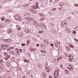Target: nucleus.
<instances>
[{
    "mask_svg": "<svg viewBox=\"0 0 78 78\" xmlns=\"http://www.w3.org/2000/svg\"><path fill=\"white\" fill-rule=\"evenodd\" d=\"M34 8V9H37V8L38 9H39V7L38 6V3L37 2L36 4V6L33 7Z\"/></svg>",
    "mask_w": 78,
    "mask_h": 78,
    "instance_id": "8",
    "label": "nucleus"
},
{
    "mask_svg": "<svg viewBox=\"0 0 78 78\" xmlns=\"http://www.w3.org/2000/svg\"><path fill=\"white\" fill-rule=\"evenodd\" d=\"M51 26L52 27H53V26H55V24L54 23H51L50 24Z\"/></svg>",
    "mask_w": 78,
    "mask_h": 78,
    "instance_id": "30",
    "label": "nucleus"
},
{
    "mask_svg": "<svg viewBox=\"0 0 78 78\" xmlns=\"http://www.w3.org/2000/svg\"><path fill=\"white\" fill-rule=\"evenodd\" d=\"M25 31V32H26V33H28L30 31L29 29H26Z\"/></svg>",
    "mask_w": 78,
    "mask_h": 78,
    "instance_id": "16",
    "label": "nucleus"
},
{
    "mask_svg": "<svg viewBox=\"0 0 78 78\" xmlns=\"http://www.w3.org/2000/svg\"><path fill=\"white\" fill-rule=\"evenodd\" d=\"M59 71L58 70H56L55 71V72L54 73V75L55 78H58V75H59Z\"/></svg>",
    "mask_w": 78,
    "mask_h": 78,
    "instance_id": "2",
    "label": "nucleus"
},
{
    "mask_svg": "<svg viewBox=\"0 0 78 78\" xmlns=\"http://www.w3.org/2000/svg\"><path fill=\"white\" fill-rule=\"evenodd\" d=\"M41 26L42 27H44V28H45L46 27V26L45 25V24H42L41 25Z\"/></svg>",
    "mask_w": 78,
    "mask_h": 78,
    "instance_id": "26",
    "label": "nucleus"
},
{
    "mask_svg": "<svg viewBox=\"0 0 78 78\" xmlns=\"http://www.w3.org/2000/svg\"><path fill=\"white\" fill-rule=\"evenodd\" d=\"M30 44V41L28 40L27 41V44L29 45Z\"/></svg>",
    "mask_w": 78,
    "mask_h": 78,
    "instance_id": "34",
    "label": "nucleus"
},
{
    "mask_svg": "<svg viewBox=\"0 0 78 78\" xmlns=\"http://www.w3.org/2000/svg\"><path fill=\"white\" fill-rule=\"evenodd\" d=\"M1 46H2V49L3 50H5L6 48H7L8 47V44H5V45H1Z\"/></svg>",
    "mask_w": 78,
    "mask_h": 78,
    "instance_id": "6",
    "label": "nucleus"
},
{
    "mask_svg": "<svg viewBox=\"0 0 78 78\" xmlns=\"http://www.w3.org/2000/svg\"><path fill=\"white\" fill-rule=\"evenodd\" d=\"M4 55H5L6 56V55H8V54L6 53H4Z\"/></svg>",
    "mask_w": 78,
    "mask_h": 78,
    "instance_id": "43",
    "label": "nucleus"
},
{
    "mask_svg": "<svg viewBox=\"0 0 78 78\" xmlns=\"http://www.w3.org/2000/svg\"><path fill=\"white\" fill-rule=\"evenodd\" d=\"M60 59H62V56H60L59 57H58L57 58V60L58 61H60Z\"/></svg>",
    "mask_w": 78,
    "mask_h": 78,
    "instance_id": "12",
    "label": "nucleus"
},
{
    "mask_svg": "<svg viewBox=\"0 0 78 78\" xmlns=\"http://www.w3.org/2000/svg\"><path fill=\"white\" fill-rule=\"evenodd\" d=\"M48 78H52V76H49V77Z\"/></svg>",
    "mask_w": 78,
    "mask_h": 78,
    "instance_id": "46",
    "label": "nucleus"
},
{
    "mask_svg": "<svg viewBox=\"0 0 78 78\" xmlns=\"http://www.w3.org/2000/svg\"><path fill=\"white\" fill-rule=\"evenodd\" d=\"M58 44H59V45H60V44H61V43H60V42H58Z\"/></svg>",
    "mask_w": 78,
    "mask_h": 78,
    "instance_id": "54",
    "label": "nucleus"
},
{
    "mask_svg": "<svg viewBox=\"0 0 78 78\" xmlns=\"http://www.w3.org/2000/svg\"><path fill=\"white\" fill-rule=\"evenodd\" d=\"M17 55H19V51L17 49Z\"/></svg>",
    "mask_w": 78,
    "mask_h": 78,
    "instance_id": "39",
    "label": "nucleus"
},
{
    "mask_svg": "<svg viewBox=\"0 0 78 78\" xmlns=\"http://www.w3.org/2000/svg\"><path fill=\"white\" fill-rule=\"evenodd\" d=\"M65 33H70L69 28L67 27L65 29Z\"/></svg>",
    "mask_w": 78,
    "mask_h": 78,
    "instance_id": "9",
    "label": "nucleus"
},
{
    "mask_svg": "<svg viewBox=\"0 0 78 78\" xmlns=\"http://www.w3.org/2000/svg\"><path fill=\"white\" fill-rule=\"evenodd\" d=\"M31 77H33V75H32L31 76Z\"/></svg>",
    "mask_w": 78,
    "mask_h": 78,
    "instance_id": "60",
    "label": "nucleus"
},
{
    "mask_svg": "<svg viewBox=\"0 0 78 78\" xmlns=\"http://www.w3.org/2000/svg\"><path fill=\"white\" fill-rule=\"evenodd\" d=\"M32 50H36V48H34V49H32Z\"/></svg>",
    "mask_w": 78,
    "mask_h": 78,
    "instance_id": "53",
    "label": "nucleus"
},
{
    "mask_svg": "<svg viewBox=\"0 0 78 78\" xmlns=\"http://www.w3.org/2000/svg\"><path fill=\"white\" fill-rule=\"evenodd\" d=\"M74 40L76 42H78V40L77 39H74Z\"/></svg>",
    "mask_w": 78,
    "mask_h": 78,
    "instance_id": "33",
    "label": "nucleus"
},
{
    "mask_svg": "<svg viewBox=\"0 0 78 78\" xmlns=\"http://www.w3.org/2000/svg\"><path fill=\"white\" fill-rule=\"evenodd\" d=\"M2 49L1 48H0V51H2Z\"/></svg>",
    "mask_w": 78,
    "mask_h": 78,
    "instance_id": "57",
    "label": "nucleus"
},
{
    "mask_svg": "<svg viewBox=\"0 0 78 78\" xmlns=\"http://www.w3.org/2000/svg\"><path fill=\"white\" fill-rule=\"evenodd\" d=\"M43 33V31H39V33L41 34V33Z\"/></svg>",
    "mask_w": 78,
    "mask_h": 78,
    "instance_id": "40",
    "label": "nucleus"
},
{
    "mask_svg": "<svg viewBox=\"0 0 78 78\" xmlns=\"http://www.w3.org/2000/svg\"><path fill=\"white\" fill-rule=\"evenodd\" d=\"M69 67H67V68L69 70H72L73 69V68H74L73 66L72 65H69Z\"/></svg>",
    "mask_w": 78,
    "mask_h": 78,
    "instance_id": "5",
    "label": "nucleus"
},
{
    "mask_svg": "<svg viewBox=\"0 0 78 78\" xmlns=\"http://www.w3.org/2000/svg\"><path fill=\"white\" fill-rule=\"evenodd\" d=\"M28 73V74L29 75H30V73Z\"/></svg>",
    "mask_w": 78,
    "mask_h": 78,
    "instance_id": "61",
    "label": "nucleus"
},
{
    "mask_svg": "<svg viewBox=\"0 0 78 78\" xmlns=\"http://www.w3.org/2000/svg\"><path fill=\"white\" fill-rule=\"evenodd\" d=\"M34 25L35 26H36V27H37V24L36 22H34Z\"/></svg>",
    "mask_w": 78,
    "mask_h": 78,
    "instance_id": "27",
    "label": "nucleus"
},
{
    "mask_svg": "<svg viewBox=\"0 0 78 78\" xmlns=\"http://www.w3.org/2000/svg\"><path fill=\"white\" fill-rule=\"evenodd\" d=\"M68 60L69 61H72L73 60V57L72 55H69L68 56Z\"/></svg>",
    "mask_w": 78,
    "mask_h": 78,
    "instance_id": "4",
    "label": "nucleus"
},
{
    "mask_svg": "<svg viewBox=\"0 0 78 78\" xmlns=\"http://www.w3.org/2000/svg\"><path fill=\"white\" fill-rule=\"evenodd\" d=\"M21 45H22V46H25V44H21Z\"/></svg>",
    "mask_w": 78,
    "mask_h": 78,
    "instance_id": "41",
    "label": "nucleus"
},
{
    "mask_svg": "<svg viewBox=\"0 0 78 78\" xmlns=\"http://www.w3.org/2000/svg\"><path fill=\"white\" fill-rule=\"evenodd\" d=\"M61 26L62 27H67V23L66 21L63 20L61 23Z\"/></svg>",
    "mask_w": 78,
    "mask_h": 78,
    "instance_id": "1",
    "label": "nucleus"
},
{
    "mask_svg": "<svg viewBox=\"0 0 78 78\" xmlns=\"http://www.w3.org/2000/svg\"><path fill=\"white\" fill-rule=\"evenodd\" d=\"M8 78H11V77H8Z\"/></svg>",
    "mask_w": 78,
    "mask_h": 78,
    "instance_id": "63",
    "label": "nucleus"
},
{
    "mask_svg": "<svg viewBox=\"0 0 78 78\" xmlns=\"http://www.w3.org/2000/svg\"><path fill=\"white\" fill-rule=\"evenodd\" d=\"M40 16H43V14H42V13H40Z\"/></svg>",
    "mask_w": 78,
    "mask_h": 78,
    "instance_id": "38",
    "label": "nucleus"
},
{
    "mask_svg": "<svg viewBox=\"0 0 78 78\" xmlns=\"http://www.w3.org/2000/svg\"><path fill=\"white\" fill-rule=\"evenodd\" d=\"M30 11L32 14H34V13H36V11L33 9L31 8L30 9Z\"/></svg>",
    "mask_w": 78,
    "mask_h": 78,
    "instance_id": "10",
    "label": "nucleus"
},
{
    "mask_svg": "<svg viewBox=\"0 0 78 78\" xmlns=\"http://www.w3.org/2000/svg\"><path fill=\"white\" fill-rule=\"evenodd\" d=\"M73 33H74V34H76V31H74Z\"/></svg>",
    "mask_w": 78,
    "mask_h": 78,
    "instance_id": "52",
    "label": "nucleus"
},
{
    "mask_svg": "<svg viewBox=\"0 0 78 78\" xmlns=\"http://www.w3.org/2000/svg\"><path fill=\"white\" fill-rule=\"evenodd\" d=\"M58 48L60 49V50H61V49H62V47H61V46H59L58 47Z\"/></svg>",
    "mask_w": 78,
    "mask_h": 78,
    "instance_id": "31",
    "label": "nucleus"
},
{
    "mask_svg": "<svg viewBox=\"0 0 78 78\" xmlns=\"http://www.w3.org/2000/svg\"><path fill=\"white\" fill-rule=\"evenodd\" d=\"M10 54H11V55H15V53H14V52L12 51H10L9 52Z\"/></svg>",
    "mask_w": 78,
    "mask_h": 78,
    "instance_id": "20",
    "label": "nucleus"
},
{
    "mask_svg": "<svg viewBox=\"0 0 78 78\" xmlns=\"http://www.w3.org/2000/svg\"><path fill=\"white\" fill-rule=\"evenodd\" d=\"M19 51H21V52H22V49H19Z\"/></svg>",
    "mask_w": 78,
    "mask_h": 78,
    "instance_id": "45",
    "label": "nucleus"
},
{
    "mask_svg": "<svg viewBox=\"0 0 78 78\" xmlns=\"http://www.w3.org/2000/svg\"><path fill=\"white\" fill-rule=\"evenodd\" d=\"M44 42L45 43V44H48V42L47 40H44Z\"/></svg>",
    "mask_w": 78,
    "mask_h": 78,
    "instance_id": "32",
    "label": "nucleus"
},
{
    "mask_svg": "<svg viewBox=\"0 0 78 78\" xmlns=\"http://www.w3.org/2000/svg\"><path fill=\"white\" fill-rule=\"evenodd\" d=\"M10 56L9 55H7L6 57L7 58H5V60H8V59H9V57Z\"/></svg>",
    "mask_w": 78,
    "mask_h": 78,
    "instance_id": "19",
    "label": "nucleus"
},
{
    "mask_svg": "<svg viewBox=\"0 0 78 78\" xmlns=\"http://www.w3.org/2000/svg\"><path fill=\"white\" fill-rule=\"evenodd\" d=\"M60 66V67H62V65H61Z\"/></svg>",
    "mask_w": 78,
    "mask_h": 78,
    "instance_id": "58",
    "label": "nucleus"
},
{
    "mask_svg": "<svg viewBox=\"0 0 78 78\" xmlns=\"http://www.w3.org/2000/svg\"><path fill=\"white\" fill-rule=\"evenodd\" d=\"M17 69H18L19 70H22V68H20V67H18L17 68Z\"/></svg>",
    "mask_w": 78,
    "mask_h": 78,
    "instance_id": "35",
    "label": "nucleus"
},
{
    "mask_svg": "<svg viewBox=\"0 0 78 78\" xmlns=\"http://www.w3.org/2000/svg\"><path fill=\"white\" fill-rule=\"evenodd\" d=\"M30 48H31V47H30Z\"/></svg>",
    "mask_w": 78,
    "mask_h": 78,
    "instance_id": "64",
    "label": "nucleus"
},
{
    "mask_svg": "<svg viewBox=\"0 0 78 78\" xmlns=\"http://www.w3.org/2000/svg\"><path fill=\"white\" fill-rule=\"evenodd\" d=\"M3 62V60H0V63H1Z\"/></svg>",
    "mask_w": 78,
    "mask_h": 78,
    "instance_id": "48",
    "label": "nucleus"
},
{
    "mask_svg": "<svg viewBox=\"0 0 78 78\" xmlns=\"http://www.w3.org/2000/svg\"><path fill=\"white\" fill-rule=\"evenodd\" d=\"M66 50H67L68 51H70V48H69V46H66Z\"/></svg>",
    "mask_w": 78,
    "mask_h": 78,
    "instance_id": "21",
    "label": "nucleus"
},
{
    "mask_svg": "<svg viewBox=\"0 0 78 78\" xmlns=\"http://www.w3.org/2000/svg\"><path fill=\"white\" fill-rule=\"evenodd\" d=\"M5 20V18H4V17H2V18H1V20H2L3 21V20Z\"/></svg>",
    "mask_w": 78,
    "mask_h": 78,
    "instance_id": "36",
    "label": "nucleus"
},
{
    "mask_svg": "<svg viewBox=\"0 0 78 78\" xmlns=\"http://www.w3.org/2000/svg\"><path fill=\"white\" fill-rule=\"evenodd\" d=\"M27 6H28V5L26 4V5H24L23 6V7H24V8L25 7H27Z\"/></svg>",
    "mask_w": 78,
    "mask_h": 78,
    "instance_id": "28",
    "label": "nucleus"
},
{
    "mask_svg": "<svg viewBox=\"0 0 78 78\" xmlns=\"http://www.w3.org/2000/svg\"><path fill=\"white\" fill-rule=\"evenodd\" d=\"M14 17H15V18L18 21H21L22 20V18H20V17H19V15H18L17 14H16L14 16Z\"/></svg>",
    "mask_w": 78,
    "mask_h": 78,
    "instance_id": "3",
    "label": "nucleus"
},
{
    "mask_svg": "<svg viewBox=\"0 0 78 78\" xmlns=\"http://www.w3.org/2000/svg\"><path fill=\"white\" fill-rule=\"evenodd\" d=\"M41 53H46V51L44 50H41Z\"/></svg>",
    "mask_w": 78,
    "mask_h": 78,
    "instance_id": "17",
    "label": "nucleus"
},
{
    "mask_svg": "<svg viewBox=\"0 0 78 78\" xmlns=\"http://www.w3.org/2000/svg\"><path fill=\"white\" fill-rule=\"evenodd\" d=\"M36 46H37V47H39V44H37L36 45Z\"/></svg>",
    "mask_w": 78,
    "mask_h": 78,
    "instance_id": "51",
    "label": "nucleus"
},
{
    "mask_svg": "<svg viewBox=\"0 0 78 78\" xmlns=\"http://www.w3.org/2000/svg\"><path fill=\"white\" fill-rule=\"evenodd\" d=\"M8 21L9 22H11V20H9Z\"/></svg>",
    "mask_w": 78,
    "mask_h": 78,
    "instance_id": "50",
    "label": "nucleus"
},
{
    "mask_svg": "<svg viewBox=\"0 0 78 78\" xmlns=\"http://www.w3.org/2000/svg\"><path fill=\"white\" fill-rule=\"evenodd\" d=\"M0 28H2V27H1V25H0Z\"/></svg>",
    "mask_w": 78,
    "mask_h": 78,
    "instance_id": "62",
    "label": "nucleus"
},
{
    "mask_svg": "<svg viewBox=\"0 0 78 78\" xmlns=\"http://www.w3.org/2000/svg\"><path fill=\"white\" fill-rule=\"evenodd\" d=\"M43 20V19H41V21H42V20Z\"/></svg>",
    "mask_w": 78,
    "mask_h": 78,
    "instance_id": "55",
    "label": "nucleus"
},
{
    "mask_svg": "<svg viewBox=\"0 0 78 78\" xmlns=\"http://www.w3.org/2000/svg\"><path fill=\"white\" fill-rule=\"evenodd\" d=\"M14 48L13 47H11L10 48H8L7 49V51H9L11 49H13Z\"/></svg>",
    "mask_w": 78,
    "mask_h": 78,
    "instance_id": "15",
    "label": "nucleus"
},
{
    "mask_svg": "<svg viewBox=\"0 0 78 78\" xmlns=\"http://www.w3.org/2000/svg\"><path fill=\"white\" fill-rule=\"evenodd\" d=\"M75 6H78V5L77 4H76L75 5Z\"/></svg>",
    "mask_w": 78,
    "mask_h": 78,
    "instance_id": "49",
    "label": "nucleus"
},
{
    "mask_svg": "<svg viewBox=\"0 0 78 78\" xmlns=\"http://www.w3.org/2000/svg\"><path fill=\"white\" fill-rule=\"evenodd\" d=\"M69 45L70 47H71V48H75V47L73 45L71 44H69Z\"/></svg>",
    "mask_w": 78,
    "mask_h": 78,
    "instance_id": "13",
    "label": "nucleus"
},
{
    "mask_svg": "<svg viewBox=\"0 0 78 78\" xmlns=\"http://www.w3.org/2000/svg\"><path fill=\"white\" fill-rule=\"evenodd\" d=\"M25 76H23V78H25Z\"/></svg>",
    "mask_w": 78,
    "mask_h": 78,
    "instance_id": "59",
    "label": "nucleus"
},
{
    "mask_svg": "<svg viewBox=\"0 0 78 78\" xmlns=\"http://www.w3.org/2000/svg\"><path fill=\"white\" fill-rule=\"evenodd\" d=\"M51 45L52 47H53V44L51 43Z\"/></svg>",
    "mask_w": 78,
    "mask_h": 78,
    "instance_id": "47",
    "label": "nucleus"
},
{
    "mask_svg": "<svg viewBox=\"0 0 78 78\" xmlns=\"http://www.w3.org/2000/svg\"><path fill=\"white\" fill-rule=\"evenodd\" d=\"M11 40L10 39L6 40L5 41V42H11Z\"/></svg>",
    "mask_w": 78,
    "mask_h": 78,
    "instance_id": "23",
    "label": "nucleus"
},
{
    "mask_svg": "<svg viewBox=\"0 0 78 78\" xmlns=\"http://www.w3.org/2000/svg\"><path fill=\"white\" fill-rule=\"evenodd\" d=\"M26 15H29V16H30V13H29V12H27L26 13Z\"/></svg>",
    "mask_w": 78,
    "mask_h": 78,
    "instance_id": "37",
    "label": "nucleus"
},
{
    "mask_svg": "<svg viewBox=\"0 0 78 78\" xmlns=\"http://www.w3.org/2000/svg\"><path fill=\"white\" fill-rule=\"evenodd\" d=\"M27 20H28V21H31L32 20V18H27Z\"/></svg>",
    "mask_w": 78,
    "mask_h": 78,
    "instance_id": "18",
    "label": "nucleus"
},
{
    "mask_svg": "<svg viewBox=\"0 0 78 78\" xmlns=\"http://www.w3.org/2000/svg\"><path fill=\"white\" fill-rule=\"evenodd\" d=\"M65 72L66 74H68L69 73V71L67 69H65Z\"/></svg>",
    "mask_w": 78,
    "mask_h": 78,
    "instance_id": "22",
    "label": "nucleus"
},
{
    "mask_svg": "<svg viewBox=\"0 0 78 78\" xmlns=\"http://www.w3.org/2000/svg\"><path fill=\"white\" fill-rule=\"evenodd\" d=\"M10 32H11V31L10 30H9L8 31V33H9H9H10Z\"/></svg>",
    "mask_w": 78,
    "mask_h": 78,
    "instance_id": "42",
    "label": "nucleus"
},
{
    "mask_svg": "<svg viewBox=\"0 0 78 78\" xmlns=\"http://www.w3.org/2000/svg\"><path fill=\"white\" fill-rule=\"evenodd\" d=\"M45 70L46 72H50L51 69H50V68H49V67H46L45 68Z\"/></svg>",
    "mask_w": 78,
    "mask_h": 78,
    "instance_id": "7",
    "label": "nucleus"
},
{
    "mask_svg": "<svg viewBox=\"0 0 78 78\" xmlns=\"http://www.w3.org/2000/svg\"><path fill=\"white\" fill-rule=\"evenodd\" d=\"M24 61L25 62H30L29 60H27V59H24Z\"/></svg>",
    "mask_w": 78,
    "mask_h": 78,
    "instance_id": "24",
    "label": "nucleus"
},
{
    "mask_svg": "<svg viewBox=\"0 0 78 78\" xmlns=\"http://www.w3.org/2000/svg\"><path fill=\"white\" fill-rule=\"evenodd\" d=\"M41 76L44 78H45L47 76V74L46 73H43L41 74Z\"/></svg>",
    "mask_w": 78,
    "mask_h": 78,
    "instance_id": "11",
    "label": "nucleus"
},
{
    "mask_svg": "<svg viewBox=\"0 0 78 78\" xmlns=\"http://www.w3.org/2000/svg\"><path fill=\"white\" fill-rule=\"evenodd\" d=\"M18 27V29H17V30L18 31H20V30L21 29V27H20L19 26H16V27Z\"/></svg>",
    "mask_w": 78,
    "mask_h": 78,
    "instance_id": "14",
    "label": "nucleus"
},
{
    "mask_svg": "<svg viewBox=\"0 0 78 78\" xmlns=\"http://www.w3.org/2000/svg\"><path fill=\"white\" fill-rule=\"evenodd\" d=\"M63 5H64V3L63 2H62L59 4V6H62Z\"/></svg>",
    "mask_w": 78,
    "mask_h": 78,
    "instance_id": "25",
    "label": "nucleus"
},
{
    "mask_svg": "<svg viewBox=\"0 0 78 78\" xmlns=\"http://www.w3.org/2000/svg\"><path fill=\"white\" fill-rule=\"evenodd\" d=\"M56 43H58L59 42H58V41H56Z\"/></svg>",
    "mask_w": 78,
    "mask_h": 78,
    "instance_id": "56",
    "label": "nucleus"
},
{
    "mask_svg": "<svg viewBox=\"0 0 78 78\" xmlns=\"http://www.w3.org/2000/svg\"><path fill=\"white\" fill-rule=\"evenodd\" d=\"M55 46L56 47H58V44H57V43L55 42Z\"/></svg>",
    "mask_w": 78,
    "mask_h": 78,
    "instance_id": "29",
    "label": "nucleus"
},
{
    "mask_svg": "<svg viewBox=\"0 0 78 78\" xmlns=\"http://www.w3.org/2000/svg\"><path fill=\"white\" fill-rule=\"evenodd\" d=\"M56 9L55 8H54V9L52 8V9H51V10H52V11H53V10H55Z\"/></svg>",
    "mask_w": 78,
    "mask_h": 78,
    "instance_id": "44",
    "label": "nucleus"
}]
</instances>
